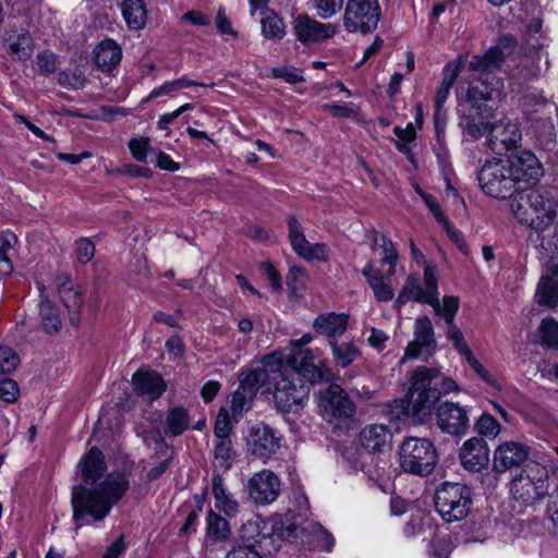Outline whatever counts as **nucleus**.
I'll list each match as a JSON object with an SVG mask.
<instances>
[{
    "label": "nucleus",
    "instance_id": "2f4dec72",
    "mask_svg": "<svg viewBox=\"0 0 558 558\" xmlns=\"http://www.w3.org/2000/svg\"><path fill=\"white\" fill-rule=\"evenodd\" d=\"M462 69L463 62L461 59H457L446 64V66L442 70V81L439 87L437 88L435 95L436 107L445 105L450 94V89L453 86L457 77L461 73Z\"/></svg>",
    "mask_w": 558,
    "mask_h": 558
},
{
    "label": "nucleus",
    "instance_id": "20e7f679",
    "mask_svg": "<svg viewBox=\"0 0 558 558\" xmlns=\"http://www.w3.org/2000/svg\"><path fill=\"white\" fill-rule=\"evenodd\" d=\"M510 208L521 225L537 232L548 229L556 217L554 202L531 189L517 193L511 199Z\"/></svg>",
    "mask_w": 558,
    "mask_h": 558
},
{
    "label": "nucleus",
    "instance_id": "72a5a7b5",
    "mask_svg": "<svg viewBox=\"0 0 558 558\" xmlns=\"http://www.w3.org/2000/svg\"><path fill=\"white\" fill-rule=\"evenodd\" d=\"M268 367L263 364V367L251 368L241 372L239 375L240 388L247 391L250 396L256 397L259 388L266 383H269L270 373Z\"/></svg>",
    "mask_w": 558,
    "mask_h": 558
},
{
    "label": "nucleus",
    "instance_id": "5701e85b",
    "mask_svg": "<svg viewBox=\"0 0 558 558\" xmlns=\"http://www.w3.org/2000/svg\"><path fill=\"white\" fill-rule=\"evenodd\" d=\"M460 300L458 296L446 295L445 308L437 316L441 317L446 324V336L453 343V347L463 355L471 351L460 328L456 325L454 318L459 311Z\"/></svg>",
    "mask_w": 558,
    "mask_h": 558
},
{
    "label": "nucleus",
    "instance_id": "a211bd4d",
    "mask_svg": "<svg viewBox=\"0 0 558 558\" xmlns=\"http://www.w3.org/2000/svg\"><path fill=\"white\" fill-rule=\"evenodd\" d=\"M436 424L452 436L465 434L470 426L468 411L459 403L445 401L436 408Z\"/></svg>",
    "mask_w": 558,
    "mask_h": 558
},
{
    "label": "nucleus",
    "instance_id": "13d9d810",
    "mask_svg": "<svg viewBox=\"0 0 558 558\" xmlns=\"http://www.w3.org/2000/svg\"><path fill=\"white\" fill-rule=\"evenodd\" d=\"M130 150L133 157L141 162L146 160L147 150L149 148V138H132L129 143Z\"/></svg>",
    "mask_w": 558,
    "mask_h": 558
},
{
    "label": "nucleus",
    "instance_id": "dca6fc26",
    "mask_svg": "<svg viewBox=\"0 0 558 558\" xmlns=\"http://www.w3.org/2000/svg\"><path fill=\"white\" fill-rule=\"evenodd\" d=\"M281 481L270 470H262L255 473L247 483L250 498L257 505H269L280 495Z\"/></svg>",
    "mask_w": 558,
    "mask_h": 558
},
{
    "label": "nucleus",
    "instance_id": "e2e57ef3",
    "mask_svg": "<svg viewBox=\"0 0 558 558\" xmlns=\"http://www.w3.org/2000/svg\"><path fill=\"white\" fill-rule=\"evenodd\" d=\"M323 109L337 118L355 117L357 113L353 106L348 105H324Z\"/></svg>",
    "mask_w": 558,
    "mask_h": 558
},
{
    "label": "nucleus",
    "instance_id": "f3484780",
    "mask_svg": "<svg viewBox=\"0 0 558 558\" xmlns=\"http://www.w3.org/2000/svg\"><path fill=\"white\" fill-rule=\"evenodd\" d=\"M436 349V340L434 338V327L432 320L427 316L418 317L414 326V340L405 348L402 362L405 359L423 357L427 360L432 356Z\"/></svg>",
    "mask_w": 558,
    "mask_h": 558
},
{
    "label": "nucleus",
    "instance_id": "6e6552de",
    "mask_svg": "<svg viewBox=\"0 0 558 558\" xmlns=\"http://www.w3.org/2000/svg\"><path fill=\"white\" fill-rule=\"evenodd\" d=\"M439 380V368L418 366L413 371L409 395L414 399L418 413L430 416L436 402L441 396Z\"/></svg>",
    "mask_w": 558,
    "mask_h": 558
},
{
    "label": "nucleus",
    "instance_id": "f03ea898",
    "mask_svg": "<svg viewBox=\"0 0 558 558\" xmlns=\"http://www.w3.org/2000/svg\"><path fill=\"white\" fill-rule=\"evenodd\" d=\"M129 480L122 473H111L93 488L75 485L71 493L73 520L82 521L87 517L95 522L102 521L125 495Z\"/></svg>",
    "mask_w": 558,
    "mask_h": 558
},
{
    "label": "nucleus",
    "instance_id": "6e6d98bb",
    "mask_svg": "<svg viewBox=\"0 0 558 558\" xmlns=\"http://www.w3.org/2000/svg\"><path fill=\"white\" fill-rule=\"evenodd\" d=\"M232 425L230 422L228 410L221 408L216 417L214 425L215 436L219 439L229 438V434L231 433Z\"/></svg>",
    "mask_w": 558,
    "mask_h": 558
},
{
    "label": "nucleus",
    "instance_id": "69168bd1",
    "mask_svg": "<svg viewBox=\"0 0 558 558\" xmlns=\"http://www.w3.org/2000/svg\"><path fill=\"white\" fill-rule=\"evenodd\" d=\"M547 515L553 525L558 529V487L548 495Z\"/></svg>",
    "mask_w": 558,
    "mask_h": 558
},
{
    "label": "nucleus",
    "instance_id": "c9c22d12",
    "mask_svg": "<svg viewBox=\"0 0 558 558\" xmlns=\"http://www.w3.org/2000/svg\"><path fill=\"white\" fill-rule=\"evenodd\" d=\"M417 407L415 405L414 399L408 393L407 398L395 400L388 404L389 414L397 420H401L402 417H412L420 422H423L428 414L418 413Z\"/></svg>",
    "mask_w": 558,
    "mask_h": 558
},
{
    "label": "nucleus",
    "instance_id": "0e129e2a",
    "mask_svg": "<svg viewBox=\"0 0 558 558\" xmlns=\"http://www.w3.org/2000/svg\"><path fill=\"white\" fill-rule=\"evenodd\" d=\"M215 506L218 510L222 511L227 517H233L236 514L239 510V504L232 496L229 494L223 499L215 502Z\"/></svg>",
    "mask_w": 558,
    "mask_h": 558
},
{
    "label": "nucleus",
    "instance_id": "c756f323",
    "mask_svg": "<svg viewBox=\"0 0 558 558\" xmlns=\"http://www.w3.org/2000/svg\"><path fill=\"white\" fill-rule=\"evenodd\" d=\"M5 49L13 60L26 61L34 53V39L28 32L13 33L5 38Z\"/></svg>",
    "mask_w": 558,
    "mask_h": 558
},
{
    "label": "nucleus",
    "instance_id": "39448f33",
    "mask_svg": "<svg viewBox=\"0 0 558 558\" xmlns=\"http://www.w3.org/2000/svg\"><path fill=\"white\" fill-rule=\"evenodd\" d=\"M400 466L410 474L429 475L437 462V449L432 440L421 437H405L399 448Z\"/></svg>",
    "mask_w": 558,
    "mask_h": 558
},
{
    "label": "nucleus",
    "instance_id": "a18cd8bd",
    "mask_svg": "<svg viewBox=\"0 0 558 558\" xmlns=\"http://www.w3.org/2000/svg\"><path fill=\"white\" fill-rule=\"evenodd\" d=\"M537 335L543 345L558 349V322L550 317L544 318L538 327Z\"/></svg>",
    "mask_w": 558,
    "mask_h": 558
},
{
    "label": "nucleus",
    "instance_id": "c03bdc74",
    "mask_svg": "<svg viewBox=\"0 0 558 558\" xmlns=\"http://www.w3.org/2000/svg\"><path fill=\"white\" fill-rule=\"evenodd\" d=\"M260 24L262 34L267 39L278 41L286 35V26L282 19L274 12H269L265 17H263Z\"/></svg>",
    "mask_w": 558,
    "mask_h": 558
},
{
    "label": "nucleus",
    "instance_id": "de8ad7c7",
    "mask_svg": "<svg viewBox=\"0 0 558 558\" xmlns=\"http://www.w3.org/2000/svg\"><path fill=\"white\" fill-rule=\"evenodd\" d=\"M234 451L230 438H223L218 441L215 448V459L219 466L225 471L229 470L232 465Z\"/></svg>",
    "mask_w": 558,
    "mask_h": 558
},
{
    "label": "nucleus",
    "instance_id": "a19ab883",
    "mask_svg": "<svg viewBox=\"0 0 558 558\" xmlns=\"http://www.w3.org/2000/svg\"><path fill=\"white\" fill-rule=\"evenodd\" d=\"M332 356L337 365L348 367L360 355V351L353 342L338 343L337 340L329 341Z\"/></svg>",
    "mask_w": 558,
    "mask_h": 558
},
{
    "label": "nucleus",
    "instance_id": "4d7b16f0",
    "mask_svg": "<svg viewBox=\"0 0 558 558\" xmlns=\"http://www.w3.org/2000/svg\"><path fill=\"white\" fill-rule=\"evenodd\" d=\"M75 253L81 264H87L95 255V245L90 240L82 238L76 241Z\"/></svg>",
    "mask_w": 558,
    "mask_h": 558
},
{
    "label": "nucleus",
    "instance_id": "f8f14e48",
    "mask_svg": "<svg viewBox=\"0 0 558 558\" xmlns=\"http://www.w3.org/2000/svg\"><path fill=\"white\" fill-rule=\"evenodd\" d=\"M380 20L377 0H348L343 14V25L349 32L372 33Z\"/></svg>",
    "mask_w": 558,
    "mask_h": 558
},
{
    "label": "nucleus",
    "instance_id": "052dcab7",
    "mask_svg": "<svg viewBox=\"0 0 558 558\" xmlns=\"http://www.w3.org/2000/svg\"><path fill=\"white\" fill-rule=\"evenodd\" d=\"M384 256L381 258V264H388L389 269L387 270L386 276L389 278L396 272V265L398 259V252L395 247V244L391 242L389 245L381 247Z\"/></svg>",
    "mask_w": 558,
    "mask_h": 558
},
{
    "label": "nucleus",
    "instance_id": "e433bc0d",
    "mask_svg": "<svg viewBox=\"0 0 558 558\" xmlns=\"http://www.w3.org/2000/svg\"><path fill=\"white\" fill-rule=\"evenodd\" d=\"M190 426V416L182 407H175L168 411L166 417L165 434L167 436H179Z\"/></svg>",
    "mask_w": 558,
    "mask_h": 558
},
{
    "label": "nucleus",
    "instance_id": "f704fd0d",
    "mask_svg": "<svg viewBox=\"0 0 558 558\" xmlns=\"http://www.w3.org/2000/svg\"><path fill=\"white\" fill-rule=\"evenodd\" d=\"M123 17L131 29H141L146 24L147 11L143 0H124L122 4Z\"/></svg>",
    "mask_w": 558,
    "mask_h": 558
},
{
    "label": "nucleus",
    "instance_id": "423d86ee",
    "mask_svg": "<svg viewBox=\"0 0 558 558\" xmlns=\"http://www.w3.org/2000/svg\"><path fill=\"white\" fill-rule=\"evenodd\" d=\"M548 472L538 463L526 464L510 482L512 498L523 506H532L548 493Z\"/></svg>",
    "mask_w": 558,
    "mask_h": 558
},
{
    "label": "nucleus",
    "instance_id": "7c9ffc66",
    "mask_svg": "<svg viewBox=\"0 0 558 558\" xmlns=\"http://www.w3.org/2000/svg\"><path fill=\"white\" fill-rule=\"evenodd\" d=\"M418 296L417 302L430 305L436 315L444 311L445 298L442 299V303H440L438 298L437 277L429 265L424 269V287H422V291L418 293Z\"/></svg>",
    "mask_w": 558,
    "mask_h": 558
},
{
    "label": "nucleus",
    "instance_id": "8fccbe9b",
    "mask_svg": "<svg viewBox=\"0 0 558 558\" xmlns=\"http://www.w3.org/2000/svg\"><path fill=\"white\" fill-rule=\"evenodd\" d=\"M20 397L17 383L9 377L0 376V400L5 403H15Z\"/></svg>",
    "mask_w": 558,
    "mask_h": 558
},
{
    "label": "nucleus",
    "instance_id": "f257e3e1",
    "mask_svg": "<svg viewBox=\"0 0 558 558\" xmlns=\"http://www.w3.org/2000/svg\"><path fill=\"white\" fill-rule=\"evenodd\" d=\"M263 364L269 369V384L272 385L276 408L284 413H298L310 395V384L328 379L331 372L328 367L318 366L304 353L301 361L289 356L286 361L278 353H271L263 359Z\"/></svg>",
    "mask_w": 558,
    "mask_h": 558
},
{
    "label": "nucleus",
    "instance_id": "393cba45",
    "mask_svg": "<svg viewBox=\"0 0 558 558\" xmlns=\"http://www.w3.org/2000/svg\"><path fill=\"white\" fill-rule=\"evenodd\" d=\"M58 293L64 306L68 308L72 322L78 320L83 305V294L70 275L61 274L56 278Z\"/></svg>",
    "mask_w": 558,
    "mask_h": 558
},
{
    "label": "nucleus",
    "instance_id": "aec40b11",
    "mask_svg": "<svg viewBox=\"0 0 558 558\" xmlns=\"http://www.w3.org/2000/svg\"><path fill=\"white\" fill-rule=\"evenodd\" d=\"M459 458L464 470L481 472L489 463V447L484 438L472 437L463 442Z\"/></svg>",
    "mask_w": 558,
    "mask_h": 558
},
{
    "label": "nucleus",
    "instance_id": "7ed1b4c3",
    "mask_svg": "<svg viewBox=\"0 0 558 558\" xmlns=\"http://www.w3.org/2000/svg\"><path fill=\"white\" fill-rule=\"evenodd\" d=\"M502 52L499 48L489 49L484 56H473L468 62L470 71L480 73L466 93V100L480 117H490L493 105L502 99V83L496 76H490L502 63Z\"/></svg>",
    "mask_w": 558,
    "mask_h": 558
},
{
    "label": "nucleus",
    "instance_id": "cd10ccee",
    "mask_svg": "<svg viewBox=\"0 0 558 558\" xmlns=\"http://www.w3.org/2000/svg\"><path fill=\"white\" fill-rule=\"evenodd\" d=\"M82 478L86 484L97 483L106 471L105 456L100 449L93 447L78 464Z\"/></svg>",
    "mask_w": 558,
    "mask_h": 558
},
{
    "label": "nucleus",
    "instance_id": "6ab92c4d",
    "mask_svg": "<svg viewBox=\"0 0 558 558\" xmlns=\"http://www.w3.org/2000/svg\"><path fill=\"white\" fill-rule=\"evenodd\" d=\"M292 24L295 37L305 45L326 40L336 33L332 24L320 23L306 14L294 17Z\"/></svg>",
    "mask_w": 558,
    "mask_h": 558
},
{
    "label": "nucleus",
    "instance_id": "9b49d317",
    "mask_svg": "<svg viewBox=\"0 0 558 558\" xmlns=\"http://www.w3.org/2000/svg\"><path fill=\"white\" fill-rule=\"evenodd\" d=\"M280 535L289 541L299 542L307 549L330 551L335 544L331 533L315 521H305L301 526L294 523L282 525Z\"/></svg>",
    "mask_w": 558,
    "mask_h": 558
},
{
    "label": "nucleus",
    "instance_id": "ddd939ff",
    "mask_svg": "<svg viewBox=\"0 0 558 558\" xmlns=\"http://www.w3.org/2000/svg\"><path fill=\"white\" fill-rule=\"evenodd\" d=\"M281 448V436L276 429L265 423L251 427L247 435L250 453L263 461L269 460Z\"/></svg>",
    "mask_w": 558,
    "mask_h": 558
},
{
    "label": "nucleus",
    "instance_id": "5fc2aeb1",
    "mask_svg": "<svg viewBox=\"0 0 558 558\" xmlns=\"http://www.w3.org/2000/svg\"><path fill=\"white\" fill-rule=\"evenodd\" d=\"M318 16L328 19L335 15L343 5V0H313Z\"/></svg>",
    "mask_w": 558,
    "mask_h": 558
},
{
    "label": "nucleus",
    "instance_id": "c85d7f7f",
    "mask_svg": "<svg viewBox=\"0 0 558 558\" xmlns=\"http://www.w3.org/2000/svg\"><path fill=\"white\" fill-rule=\"evenodd\" d=\"M122 50L112 39H105L94 49L95 64L102 72L112 71L121 61Z\"/></svg>",
    "mask_w": 558,
    "mask_h": 558
},
{
    "label": "nucleus",
    "instance_id": "774afa93",
    "mask_svg": "<svg viewBox=\"0 0 558 558\" xmlns=\"http://www.w3.org/2000/svg\"><path fill=\"white\" fill-rule=\"evenodd\" d=\"M226 558H262V556L256 549H250L248 546H238L229 550Z\"/></svg>",
    "mask_w": 558,
    "mask_h": 558
},
{
    "label": "nucleus",
    "instance_id": "1a4fd4ad",
    "mask_svg": "<svg viewBox=\"0 0 558 558\" xmlns=\"http://www.w3.org/2000/svg\"><path fill=\"white\" fill-rule=\"evenodd\" d=\"M319 413L329 423L348 424L356 413V405L338 384H330L317 395Z\"/></svg>",
    "mask_w": 558,
    "mask_h": 558
},
{
    "label": "nucleus",
    "instance_id": "37998d69",
    "mask_svg": "<svg viewBox=\"0 0 558 558\" xmlns=\"http://www.w3.org/2000/svg\"><path fill=\"white\" fill-rule=\"evenodd\" d=\"M485 118L481 117V120L472 114H464L461 117L459 125L462 129L463 135L477 140L485 133H489L490 123L484 121Z\"/></svg>",
    "mask_w": 558,
    "mask_h": 558
},
{
    "label": "nucleus",
    "instance_id": "2eb2a0df",
    "mask_svg": "<svg viewBox=\"0 0 558 558\" xmlns=\"http://www.w3.org/2000/svg\"><path fill=\"white\" fill-rule=\"evenodd\" d=\"M521 138L518 123L508 118H502L490 125L487 146L494 154L504 155L515 150Z\"/></svg>",
    "mask_w": 558,
    "mask_h": 558
},
{
    "label": "nucleus",
    "instance_id": "4c0bfd02",
    "mask_svg": "<svg viewBox=\"0 0 558 558\" xmlns=\"http://www.w3.org/2000/svg\"><path fill=\"white\" fill-rule=\"evenodd\" d=\"M536 298L541 305L558 306V281L549 276L542 277L537 286Z\"/></svg>",
    "mask_w": 558,
    "mask_h": 558
},
{
    "label": "nucleus",
    "instance_id": "473e14b6",
    "mask_svg": "<svg viewBox=\"0 0 558 558\" xmlns=\"http://www.w3.org/2000/svg\"><path fill=\"white\" fill-rule=\"evenodd\" d=\"M362 274L367 279L378 302H388L393 298L392 289L385 283L380 270L376 269L371 262L363 268Z\"/></svg>",
    "mask_w": 558,
    "mask_h": 558
},
{
    "label": "nucleus",
    "instance_id": "ea45409f",
    "mask_svg": "<svg viewBox=\"0 0 558 558\" xmlns=\"http://www.w3.org/2000/svg\"><path fill=\"white\" fill-rule=\"evenodd\" d=\"M207 536L214 542L226 541L230 534V525L228 521L210 509L207 513Z\"/></svg>",
    "mask_w": 558,
    "mask_h": 558
},
{
    "label": "nucleus",
    "instance_id": "a878e982",
    "mask_svg": "<svg viewBox=\"0 0 558 558\" xmlns=\"http://www.w3.org/2000/svg\"><path fill=\"white\" fill-rule=\"evenodd\" d=\"M349 315L341 313H325L318 315L313 323V328L316 332L325 335L330 340H336L341 337L348 328Z\"/></svg>",
    "mask_w": 558,
    "mask_h": 558
},
{
    "label": "nucleus",
    "instance_id": "0eeeda50",
    "mask_svg": "<svg viewBox=\"0 0 558 558\" xmlns=\"http://www.w3.org/2000/svg\"><path fill=\"white\" fill-rule=\"evenodd\" d=\"M434 502L436 511L448 523L466 518L473 505L471 489L466 485L450 482L437 487Z\"/></svg>",
    "mask_w": 558,
    "mask_h": 558
},
{
    "label": "nucleus",
    "instance_id": "79ce46f5",
    "mask_svg": "<svg viewBox=\"0 0 558 558\" xmlns=\"http://www.w3.org/2000/svg\"><path fill=\"white\" fill-rule=\"evenodd\" d=\"M39 310L45 331L48 333L58 332L61 328V318L57 306L50 300H45L40 302Z\"/></svg>",
    "mask_w": 558,
    "mask_h": 558
},
{
    "label": "nucleus",
    "instance_id": "680f3d73",
    "mask_svg": "<svg viewBox=\"0 0 558 558\" xmlns=\"http://www.w3.org/2000/svg\"><path fill=\"white\" fill-rule=\"evenodd\" d=\"M422 198L424 199V202H425L426 206L429 208V210L433 213L436 221L440 225H447L448 219L441 211L437 199L433 195L427 194V193H422Z\"/></svg>",
    "mask_w": 558,
    "mask_h": 558
},
{
    "label": "nucleus",
    "instance_id": "4468645a",
    "mask_svg": "<svg viewBox=\"0 0 558 558\" xmlns=\"http://www.w3.org/2000/svg\"><path fill=\"white\" fill-rule=\"evenodd\" d=\"M501 161L517 185L521 182H536L543 173L541 162L529 150L513 151Z\"/></svg>",
    "mask_w": 558,
    "mask_h": 558
},
{
    "label": "nucleus",
    "instance_id": "9d476101",
    "mask_svg": "<svg viewBox=\"0 0 558 558\" xmlns=\"http://www.w3.org/2000/svg\"><path fill=\"white\" fill-rule=\"evenodd\" d=\"M477 179L483 192L495 198L506 199L519 191V186L514 183L501 159L486 161L481 168Z\"/></svg>",
    "mask_w": 558,
    "mask_h": 558
},
{
    "label": "nucleus",
    "instance_id": "bb28decb",
    "mask_svg": "<svg viewBox=\"0 0 558 558\" xmlns=\"http://www.w3.org/2000/svg\"><path fill=\"white\" fill-rule=\"evenodd\" d=\"M136 392L149 400L159 398L165 391L166 384L157 372L138 371L132 378Z\"/></svg>",
    "mask_w": 558,
    "mask_h": 558
},
{
    "label": "nucleus",
    "instance_id": "412c9836",
    "mask_svg": "<svg viewBox=\"0 0 558 558\" xmlns=\"http://www.w3.org/2000/svg\"><path fill=\"white\" fill-rule=\"evenodd\" d=\"M530 456V447L519 441H505L500 444L495 452L493 468L496 472L502 473L522 464Z\"/></svg>",
    "mask_w": 558,
    "mask_h": 558
},
{
    "label": "nucleus",
    "instance_id": "3c124183",
    "mask_svg": "<svg viewBox=\"0 0 558 558\" xmlns=\"http://www.w3.org/2000/svg\"><path fill=\"white\" fill-rule=\"evenodd\" d=\"M254 396H250V393L242 388H238L232 397H231V411L234 415H241L244 411H247L253 400Z\"/></svg>",
    "mask_w": 558,
    "mask_h": 558
},
{
    "label": "nucleus",
    "instance_id": "09e8293b",
    "mask_svg": "<svg viewBox=\"0 0 558 558\" xmlns=\"http://www.w3.org/2000/svg\"><path fill=\"white\" fill-rule=\"evenodd\" d=\"M422 291V287L418 284V278L415 276H409L407 278L405 284L403 286L401 292L399 293L396 305L402 306L408 301L414 300L417 302L418 293Z\"/></svg>",
    "mask_w": 558,
    "mask_h": 558
},
{
    "label": "nucleus",
    "instance_id": "603ef678",
    "mask_svg": "<svg viewBox=\"0 0 558 558\" xmlns=\"http://www.w3.org/2000/svg\"><path fill=\"white\" fill-rule=\"evenodd\" d=\"M19 362V356L11 348L0 345V376L13 372Z\"/></svg>",
    "mask_w": 558,
    "mask_h": 558
},
{
    "label": "nucleus",
    "instance_id": "bf43d9fd",
    "mask_svg": "<svg viewBox=\"0 0 558 558\" xmlns=\"http://www.w3.org/2000/svg\"><path fill=\"white\" fill-rule=\"evenodd\" d=\"M304 280V271L301 268L292 267L287 276V286L292 293H298L303 289Z\"/></svg>",
    "mask_w": 558,
    "mask_h": 558
},
{
    "label": "nucleus",
    "instance_id": "4be33fe9",
    "mask_svg": "<svg viewBox=\"0 0 558 558\" xmlns=\"http://www.w3.org/2000/svg\"><path fill=\"white\" fill-rule=\"evenodd\" d=\"M287 222L291 246L299 256L307 260L314 258L325 260L327 258L325 244H311L305 239L302 226L294 216H290Z\"/></svg>",
    "mask_w": 558,
    "mask_h": 558
},
{
    "label": "nucleus",
    "instance_id": "338daca9",
    "mask_svg": "<svg viewBox=\"0 0 558 558\" xmlns=\"http://www.w3.org/2000/svg\"><path fill=\"white\" fill-rule=\"evenodd\" d=\"M430 548V555L435 558H449L451 553L450 544L445 539L432 542Z\"/></svg>",
    "mask_w": 558,
    "mask_h": 558
},
{
    "label": "nucleus",
    "instance_id": "864d4df0",
    "mask_svg": "<svg viewBox=\"0 0 558 558\" xmlns=\"http://www.w3.org/2000/svg\"><path fill=\"white\" fill-rule=\"evenodd\" d=\"M36 64L41 75L48 76L57 70V56L50 51H41L37 54Z\"/></svg>",
    "mask_w": 558,
    "mask_h": 558
},
{
    "label": "nucleus",
    "instance_id": "b1692460",
    "mask_svg": "<svg viewBox=\"0 0 558 558\" xmlns=\"http://www.w3.org/2000/svg\"><path fill=\"white\" fill-rule=\"evenodd\" d=\"M392 434L385 424H368L359 434L361 446L368 453H380L391 445Z\"/></svg>",
    "mask_w": 558,
    "mask_h": 558
},
{
    "label": "nucleus",
    "instance_id": "58836bf2",
    "mask_svg": "<svg viewBox=\"0 0 558 558\" xmlns=\"http://www.w3.org/2000/svg\"><path fill=\"white\" fill-rule=\"evenodd\" d=\"M262 525H265L260 519L248 520L240 527V538L243 542L242 546H248L250 549H255V546L262 543L267 537L263 533Z\"/></svg>",
    "mask_w": 558,
    "mask_h": 558
},
{
    "label": "nucleus",
    "instance_id": "49530a36",
    "mask_svg": "<svg viewBox=\"0 0 558 558\" xmlns=\"http://www.w3.org/2000/svg\"><path fill=\"white\" fill-rule=\"evenodd\" d=\"M474 428L482 438H496L501 430L498 421L488 413H483L478 417V420L474 424Z\"/></svg>",
    "mask_w": 558,
    "mask_h": 558
}]
</instances>
